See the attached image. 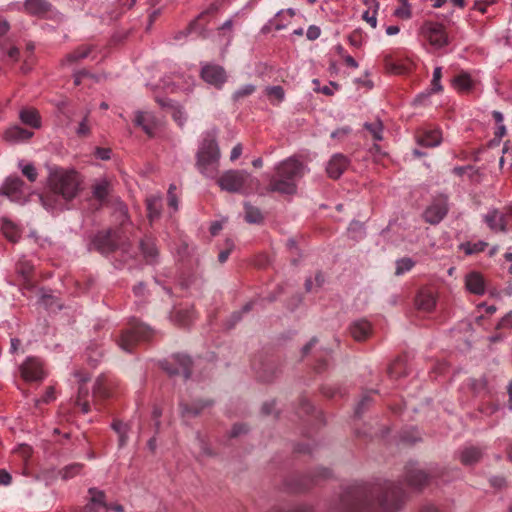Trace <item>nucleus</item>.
Listing matches in <instances>:
<instances>
[{
	"mask_svg": "<svg viewBox=\"0 0 512 512\" xmlns=\"http://www.w3.org/2000/svg\"><path fill=\"white\" fill-rule=\"evenodd\" d=\"M406 493L394 482L356 485L349 487L341 497V512H375V500L384 512H396L405 503Z\"/></svg>",
	"mask_w": 512,
	"mask_h": 512,
	"instance_id": "f257e3e1",
	"label": "nucleus"
},
{
	"mask_svg": "<svg viewBox=\"0 0 512 512\" xmlns=\"http://www.w3.org/2000/svg\"><path fill=\"white\" fill-rule=\"evenodd\" d=\"M80 180L77 172L63 168H51L48 176L50 192L41 197L45 207L57 209L63 207V203H57L60 197L64 202L74 199L79 192Z\"/></svg>",
	"mask_w": 512,
	"mask_h": 512,
	"instance_id": "f03ea898",
	"label": "nucleus"
},
{
	"mask_svg": "<svg viewBox=\"0 0 512 512\" xmlns=\"http://www.w3.org/2000/svg\"><path fill=\"white\" fill-rule=\"evenodd\" d=\"M220 150L214 133L208 132L196 154V167L199 172L208 178L218 175Z\"/></svg>",
	"mask_w": 512,
	"mask_h": 512,
	"instance_id": "7ed1b4c3",
	"label": "nucleus"
},
{
	"mask_svg": "<svg viewBox=\"0 0 512 512\" xmlns=\"http://www.w3.org/2000/svg\"><path fill=\"white\" fill-rule=\"evenodd\" d=\"M130 324L131 327L124 330L117 340L119 347L126 352H132L138 342L148 341L154 335L152 328L136 319H133Z\"/></svg>",
	"mask_w": 512,
	"mask_h": 512,
	"instance_id": "20e7f679",
	"label": "nucleus"
},
{
	"mask_svg": "<svg viewBox=\"0 0 512 512\" xmlns=\"http://www.w3.org/2000/svg\"><path fill=\"white\" fill-rule=\"evenodd\" d=\"M252 181L251 175L245 170H229L223 173L218 179L217 184L222 190L237 193L242 192Z\"/></svg>",
	"mask_w": 512,
	"mask_h": 512,
	"instance_id": "39448f33",
	"label": "nucleus"
},
{
	"mask_svg": "<svg viewBox=\"0 0 512 512\" xmlns=\"http://www.w3.org/2000/svg\"><path fill=\"white\" fill-rule=\"evenodd\" d=\"M404 476L408 486L414 490L421 491L436 476V471L430 469L429 472H426L420 469L417 463L409 462L405 466Z\"/></svg>",
	"mask_w": 512,
	"mask_h": 512,
	"instance_id": "423d86ee",
	"label": "nucleus"
},
{
	"mask_svg": "<svg viewBox=\"0 0 512 512\" xmlns=\"http://www.w3.org/2000/svg\"><path fill=\"white\" fill-rule=\"evenodd\" d=\"M420 33L430 45L440 49L449 44L448 35L442 24L433 21H425L420 27Z\"/></svg>",
	"mask_w": 512,
	"mask_h": 512,
	"instance_id": "0eeeda50",
	"label": "nucleus"
},
{
	"mask_svg": "<svg viewBox=\"0 0 512 512\" xmlns=\"http://www.w3.org/2000/svg\"><path fill=\"white\" fill-rule=\"evenodd\" d=\"M192 359L188 355L175 354L171 360H164L161 362V367L169 375H183L184 379L187 380L192 374Z\"/></svg>",
	"mask_w": 512,
	"mask_h": 512,
	"instance_id": "6e6552de",
	"label": "nucleus"
},
{
	"mask_svg": "<svg viewBox=\"0 0 512 512\" xmlns=\"http://www.w3.org/2000/svg\"><path fill=\"white\" fill-rule=\"evenodd\" d=\"M119 234L115 230H106L98 232L93 240L92 247L101 254H110L119 247Z\"/></svg>",
	"mask_w": 512,
	"mask_h": 512,
	"instance_id": "1a4fd4ad",
	"label": "nucleus"
},
{
	"mask_svg": "<svg viewBox=\"0 0 512 512\" xmlns=\"http://www.w3.org/2000/svg\"><path fill=\"white\" fill-rule=\"evenodd\" d=\"M449 212L447 197H439L431 202L424 210L422 217L425 222L431 225L439 224Z\"/></svg>",
	"mask_w": 512,
	"mask_h": 512,
	"instance_id": "9d476101",
	"label": "nucleus"
},
{
	"mask_svg": "<svg viewBox=\"0 0 512 512\" xmlns=\"http://www.w3.org/2000/svg\"><path fill=\"white\" fill-rule=\"evenodd\" d=\"M200 76L206 83L216 88H221L227 81L225 69L217 64H203Z\"/></svg>",
	"mask_w": 512,
	"mask_h": 512,
	"instance_id": "9b49d317",
	"label": "nucleus"
},
{
	"mask_svg": "<svg viewBox=\"0 0 512 512\" xmlns=\"http://www.w3.org/2000/svg\"><path fill=\"white\" fill-rule=\"evenodd\" d=\"M20 374L27 382L42 381L45 376L42 362L36 357H28L22 363Z\"/></svg>",
	"mask_w": 512,
	"mask_h": 512,
	"instance_id": "f8f14e48",
	"label": "nucleus"
},
{
	"mask_svg": "<svg viewBox=\"0 0 512 512\" xmlns=\"http://www.w3.org/2000/svg\"><path fill=\"white\" fill-rule=\"evenodd\" d=\"M276 171H278L282 177H286L296 183L304 174V166L297 159L288 158L276 167Z\"/></svg>",
	"mask_w": 512,
	"mask_h": 512,
	"instance_id": "ddd939ff",
	"label": "nucleus"
},
{
	"mask_svg": "<svg viewBox=\"0 0 512 512\" xmlns=\"http://www.w3.org/2000/svg\"><path fill=\"white\" fill-rule=\"evenodd\" d=\"M269 192H277L285 195H293L297 191V184L293 180H289L286 177L276 171V174L269 180L267 187Z\"/></svg>",
	"mask_w": 512,
	"mask_h": 512,
	"instance_id": "4468645a",
	"label": "nucleus"
},
{
	"mask_svg": "<svg viewBox=\"0 0 512 512\" xmlns=\"http://www.w3.org/2000/svg\"><path fill=\"white\" fill-rule=\"evenodd\" d=\"M134 125L140 127L149 137H152L159 126V120L152 112L136 111Z\"/></svg>",
	"mask_w": 512,
	"mask_h": 512,
	"instance_id": "2eb2a0df",
	"label": "nucleus"
},
{
	"mask_svg": "<svg viewBox=\"0 0 512 512\" xmlns=\"http://www.w3.org/2000/svg\"><path fill=\"white\" fill-rule=\"evenodd\" d=\"M24 182L18 176L7 177L0 187V195L6 196L11 200H18L23 195Z\"/></svg>",
	"mask_w": 512,
	"mask_h": 512,
	"instance_id": "dca6fc26",
	"label": "nucleus"
},
{
	"mask_svg": "<svg viewBox=\"0 0 512 512\" xmlns=\"http://www.w3.org/2000/svg\"><path fill=\"white\" fill-rule=\"evenodd\" d=\"M350 165L347 156L341 153L334 154L326 166V172L332 179H339Z\"/></svg>",
	"mask_w": 512,
	"mask_h": 512,
	"instance_id": "f3484780",
	"label": "nucleus"
},
{
	"mask_svg": "<svg viewBox=\"0 0 512 512\" xmlns=\"http://www.w3.org/2000/svg\"><path fill=\"white\" fill-rule=\"evenodd\" d=\"M112 387L113 384L106 375L101 374L96 378L93 385V399L95 405H97L99 401H104L112 396Z\"/></svg>",
	"mask_w": 512,
	"mask_h": 512,
	"instance_id": "a211bd4d",
	"label": "nucleus"
},
{
	"mask_svg": "<svg viewBox=\"0 0 512 512\" xmlns=\"http://www.w3.org/2000/svg\"><path fill=\"white\" fill-rule=\"evenodd\" d=\"M52 9V5L47 0H25L23 10L30 16L42 18Z\"/></svg>",
	"mask_w": 512,
	"mask_h": 512,
	"instance_id": "6ab92c4d",
	"label": "nucleus"
},
{
	"mask_svg": "<svg viewBox=\"0 0 512 512\" xmlns=\"http://www.w3.org/2000/svg\"><path fill=\"white\" fill-rule=\"evenodd\" d=\"M213 404L210 400H197L194 401L192 404L180 402L179 408H180V415L183 419L196 417L200 415V413L206 408Z\"/></svg>",
	"mask_w": 512,
	"mask_h": 512,
	"instance_id": "aec40b11",
	"label": "nucleus"
},
{
	"mask_svg": "<svg viewBox=\"0 0 512 512\" xmlns=\"http://www.w3.org/2000/svg\"><path fill=\"white\" fill-rule=\"evenodd\" d=\"M33 135L34 133L32 131L18 125H14L5 130L3 138L8 143L16 144L28 141Z\"/></svg>",
	"mask_w": 512,
	"mask_h": 512,
	"instance_id": "412c9836",
	"label": "nucleus"
},
{
	"mask_svg": "<svg viewBox=\"0 0 512 512\" xmlns=\"http://www.w3.org/2000/svg\"><path fill=\"white\" fill-rule=\"evenodd\" d=\"M218 9H219V5L217 3L210 4V6L207 9L202 11L194 20H192L188 24L187 28L182 33L186 36L189 33L194 32V31H203L205 25L201 24L200 21L207 22V17L215 14L218 11Z\"/></svg>",
	"mask_w": 512,
	"mask_h": 512,
	"instance_id": "4be33fe9",
	"label": "nucleus"
},
{
	"mask_svg": "<svg viewBox=\"0 0 512 512\" xmlns=\"http://www.w3.org/2000/svg\"><path fill=\"white\" fill-rule=\"evenodd\" d=\"M139 248L141 253L148 264H153L157 261L159 251L155 243V239L151 236H145L140 240Z\"/></svg>",
	"mask_w": 512,
	"mask_h": 512,
	"instance_id": "5701e85b",
	"label": "nucleus"
},
{
	"mask_svg": "<svg viewBox=\"0 0 512 512\" xmlns=\"http://www.w3.org/2000/svg\"><path fill=\"white\" fill-rule=\"evenodd\" d=\"M415 304L419 310L431 312L436 305V297L432 290L421 289L415 299Z\"/></svg>",
	"mask_w": 512,
	"mask_h": 512,
	"instance_id": "b1692460",
	"label": "nucleus"
},
{
	"mask_svg": "<svg viewBox=\"0 0 512 512\" xmlns=\"http://www.w3.org/2000/svg\"><path fill=\"white\" fill-rule=\"evenodd\" d=\"M465 285L469 292L476 295L485 293V281L483 276L478 272H471L465 278Z\"/></svg>",
	"mask_w": 512,
	"mask_h": 512,
	"instance_id": "393cba45",
	"label": "nucleus"
},
{
	"mask_svg": "<svg viewBox=\"0 0 512 512\" xmlns=\"http://www.w3.org/2000/svg\"><path fill=\"white\" fill-rule=\"evenodd\" d=\"M484 221L493 232H505V222L500 210L493 208L484 215Z\"/></svg>",
	"mask_w": 512,
	"mask_h": 512,
	"instance_id": "a878e982",
	"label": "nucleus"
},
{
	"mask_svg": "<svg viewBox=\"0 0 512 512\" xmlns=\"http://www.w3.org/2000/svg\"><path fill=\"white\" fill-rule=\"evenodd\" d=\"M350 334L356 341L367 339L371 333V325L367 320H358L350 325Z\"/></svg>",
	"mask_w": 512,
	"mask_h": 512,
	"instance_id": "bb28decb",
	"label": "nucleus"
},
{
	"mask_svg": "<svg viewBox=\"0 0 512 512\" xmlns=\"http://www.w3.org/2000/svg\"><path fill=\"white\" fill-rule=\"evenodd\" d=\"M21 122L34 129L41 127V117L39 112L34 108H23L19 112Z\"/></svg>",
	"mask_w": 512,
	"mask_h": 512,
	"instance_id": "cd10ccee",
	"label": "nucleus"
},
{
	"mask_svg": "<svg viewBox=\"0 0 512 512\" xmlns=\"http://www.w3.org/2000/svg\"><path fill=\"white\" fill-rule=\"evenodd\" d=\"M39 304L42 305L45 309L50 311H57L61 310L63 305L60 302L59 298L55 295L49 293L44 288L40 289V296H39Z\"/></svg>",
	"mask_w": 512,
	"mask_h": 512,
	"instance_id": "c85d7f7f",
	"label": "nucleus"
},
{
	"mask_svg": "<svg viewBox=\"0 0 512 512\" xmlns=\"http://www.w3.org/2000/svg\"><path fill=\"white\" fill-rule=\"evenodd\" d=\"M94 46L89 44H84L77 47L74 51L67 54L63 60V64H73L82 59H85L89 56V54L93 51Z\"/></svg>",
	"mask_w": 512,
	"mask_h": 512,
	"instance_id": "c756f323",
	"label": "nucleus"
},
{
	"mask_svg": "<svg viewBox=\"0 0 512 512\" xmlns=\"http://www.w3.org/2000/svg\"><path fill=\"white\" fill-rule=\"evenodd\" d=\"M442 141L441 132L439 130H428L417 138V143L424 147H436Z\"/></svg>",
	"mask_w": 512,
	"mask_h": 512,
	"instance_id": "7c9ffc66",
	"label": "nucleus"
},
{
	"mask_svg": "<svg viewBox=\"0 0 512 512\" xmlns=\"http://www.w3.org/2000/svg\"><path fill=\"white\" fill-rule=\"evenodd\" d=\"M482 458V451L477 447H467L460 452V461L464 465H473Z\"/></svg>",
	"mask_w": 512,
	"mask_h": 512,
	"instance_id": "2f4dec72",
	"label": "nucleus"
},
{
	"mask_svg": "<svg viewBox=\"0 0 512 512\" xmlns=\"http://www.w3.org/2000/svg\"><path fill=\"white\" fill-rule=\"evenodd\" d=\"M244 211H245L244 219L247 223L261 224L264 221V216H263L261 210L258 207L253 206L251 203H249V202L244 203Z\"/></svg>",
	"mask_w": 512,
	"mask_h": 512,
	"instance_id": "473e14b6",
	"label": "nucleus"
},
{
	"mask_svg": "<svg viewBox=\"0 0 512 512\" xmlns=\"http://www.w3.org/2000/svg\"><path fill=\"white\" fill-rule=\"evenodd\" d=\"M88 398L89 389L86 384L79 385L75 405L79 406L84 414H87L91 410Z\"/></svg>",
	"mask_w": 512,
	"mask_h": 512,
	"instance_id": "72a5a7b5",
	"label": "nucleus"
},
{
	"mask_svg": "<svg viewBox=\"0 0 512 512\" xmlns=\"http://www.w3.org/2000/svg\"><path fill=\"white\" fill-rule=\"evenodd\" d=\"M1 230L5 238L12 243H16L20 239V230L10 220H3Z\"/></svg>",
	"mask_w": 512,
	"mask_h": 512,
	"instance_id": "f704fd0d",
	"label": "nucleus"
},
{
	"mask_svg": "<svg viewBox=\"0 0 512 512\" xmlns=\"http://www.w3.org/2000/svg\"><path fill=\"white\" fill-rule=\"evenodd\" d=\"M110 193V183L107 180H101L92 186L93 197L100 203H103Z\"/></svg>",
	"mask_w": 512,
	"mask_h": 512,
	"instance_id": "c9c22d12",
	"label": "nucleus"
},
{
	"mask_svg": "<svg viewBox=\"0 0 512 512\" xmlns=\"http://www.w3.org/2000/svg\"><path fill=\"white\" fill-rule=\"evenodd\" d=\"M111 427L119 436V447L125 446L128 441V432L130 430L129 424L124 423L120 420H114L111 424Z\"/></svg>",
	"mask_w": 512,
	"mask_h": 512,
	"instance_id": "e433bc0d",
	"label": "nucleus"
},
{
	"mask_svg": "<svg viewBox=\"0 0 512 512\" xmlns=\"http://www.w3.org/2000/svg\"><path fill=\"white\" fill-rule=\"evenodd\" d=\"M488 247V243L482 240L477 242H464L459 245V249L466 255H473L483 252Z\"/></svg>",
	"mask_w": 512,
	"mask_h": 512,
	"instance_id": "4c0bfd02",
	"label": "nucleus"
},
{
	"mask_svg": "<svg viewBox=\"0 0 512 512\" xmlns=\"http://www.w3.org/2000/svg\"><path fill=\"white\" fill-rule=\"evenodd\" d=\"M452 85L459 91H469L473 87V81L468 73H461L453 78Z\"/></svg>",
	"mask_w": 512,
	"mask_h": 512,
	"instance_id": "58836bf2",
	"label": "nucleus"
},
{
	"mask_svg": "<svg viewBox=\"0 0 512 512\" xmlns=\"http://www.w3.org/2000/svg\"><path fill=\"white\" fill-rule=\"evenodd\" d=\"M171 319L180 326H188L193 319V311L190 310H174L171 313Z\"/></svg>",
	"mask_w": 512,
	"mask_h": 512,
	"instance_id": "ea45409f",
	"label": "nucleus"
},
{
	"mask_svg": "<svg viewBox=\"0 0 512 512\" xmlns=\"http://www.w3.org/2000/svg\"><path fill=\"white\" fill-rule=\"evenodd\" d=\"M102 356L103 351L97 344H91L86 350V360L92 367L100 362Z\"/></svg>",
	"mask_w": 512,
	"mask_h": 512,
	"instance_id": "a19ab883",
	"label": "nucleus"
},
{
	"mask_svg": "<svg viewBox=\"0 0 512 512\" xmlns=\"http://www.w3.org/2000/svg\"><path fill=\"white\" fill-rule=\"evenodd\" d=\"M364 128L371 134L373 140L381 141L383 140V124L380 120H376L374 122L364 124Z\"/></svg>",
	"mask_w": 512,
	"mask_h": 512,
	"instance_id": "79ce46f5",
	"label": "nucleus"
},
{
	"mask_svg": "<svg viewBox=\"0 0 512 512\" xmlns=\"http://www.w3.org/2000/svg\"><path fill=\"white\" fill-rule=\"evenodd\" d=\"M147 211L148 217L151 221L159 218L161 213V199L157 197L147 199Z\"/></svg>",
	"mask_w": 512,
	"mask_h": 512,
	"instance_id": "37998d69",
	"label": "nucleus"
},
{
	"mask_svg": "<svg viewBox=\"0 0 512 512\" xmlns=\"http://www.w3.org/2000/svg\"><path fill=\"white\" fill-rule=\"evenodd\" d=\"M88 494L90 496L89 501L100 508H105L107 506L106 502V494L104 491L99 490L97 488H90L88 490Z\"/></svg>",
	"mask_w": 512,
	"mask_h": 512,
	"instance_id": "c03bdc74",
	"label": "nucleus"
},
{
	"mask_svg": "<svg viewBox=\"0 0 512 512\" xmlns=\"http://www.w3.org/2000/svg\"><path fill=\"white\" fill-rule=\"evenodd\" d=\"M83 464L81 463H73L70 465L65 466L60 471V475L64 480L71 479L75 477L76 475L80 474L83 469Z\"/></svg>",
	"mask_w": 512,
	"mask_h": 512,
	"instance_id": "a18cd8bd",
	"label": "nucleus"
},
{
	"mask_svg": "<svg viewBox=\"0 0 512 512\" xmlns=\"http://www.w3.org/2000/svg\"><path fill=\"white\" fill-rule=\"evenodd\" d=\"M415 266V262L410 257H403L396 261L395 275L400 276L410 271Z\"/></svg>",
	"mask_w": 512,
	"mask_h": 512,
	"instance_id": "49530a36",
	"label": "nucleus"
},
{
	"mask_svg": "<svg viewBox=\"0 0 512 512\" xmlns=\"http://www.w3.org/2000/svg\"><path fill=\"white\" fill-rule=\"evenodd\" d=\"M256 91V86L253 85V84H246L242 87H240L239 89H237L233 94H232V99L233 101L235 102H238L250 95H252L254 92Z\"/></svg>",
	"mask_w": 512,
	"mask_h": 512,
	"instance_id": "de8ad7c7",
	"label": "nucleus"
},
{
	"mask_svg": "<svg viewBox=\"0 0 512 512\" xmlns=\"http://www.w3.org/2000/svg\"><path fill=\"white\" fill-rule=\"evenodd\" d=\"M34 266L30 261L20 260L16 265V271L23 277L24 280H28L33 272Z\"/></svg>",
	"mask_w": 512,
	"mask_h": 512,
	"instance_id": "09e8293b",
	"label": "nucleus"
},
{
	"mask_svg": "<svg viewBox=\"0 0 512 512\" xmlns=\"http://www.w3.org/2000/svg\"><path fill=\"white\" fill-rule=\"evenodd\" d=\"M372 399L368 393L363 394L361 400L357 403L355 407V415L357 417H361V415L365 412V410L370 406Z\"/></svg>",
	"mask_w": 512,
	"mask_h": 512,
	"instance_id": "8fccbe9b",
	"label": "nucleus"
},
{
	"mask_svg": "<svg viewBox=\"0 0 512 512\" xmlns=\"http://www.w3.org/2000/svg\"><path fill=\"white\" fill-rule=\"evenodd\" d=\"M442 77V69L441 67H436L433 71V78L431 81V93H436L442 91V85L440 83Z\"/></svg>",
	"mask_w": 512,
	"mask_h": 512,
	"instance_id": "3c124183",
	"label": "nucleus"
},
{
	"mask_svg": "<svg viewBox=\"0 0 512 512\" xmlns=\"http://www.w3.org/2000/svg\"><path fill=\"white\" fill-rule=\"evenodd\" d=\"M265 91L267 96L274 97L278 102L284 100L285 92L281 86H268Z\"/></svg>",
	"mask_w": 512,
	"mask_h": 512,
	"instance_id": "603ef678",
	"label": "nucleus"
},
{
	"mask_svg": "<svg viewBox=\"0 0 512 512\" xmlns=\"http://www.w3.org/2000/svg\"><path fill=\"white\" fill-rule=\"evenodd\" d=\"M401 3L402 5L395 10L394 15L401 19H409L412 15L411 5L407 1Z\"/></svg>",
	"mask_w": 512,
	"mask_h": 512,
	"instance_id": "864d4df0",
	"label": "nucleus"
},
{
	"mask_svg": "<svg viewBox=\"0 0 512 512\" xmlns=\"http://www.w3.org/2000/svg\"><path fill=\"white\" fill-rule=\"evenodd\" d=\"M172 118L180 127H183L186 122V115L180 106L173 107Z\"/></svg>",
	"mask_w": 512,
	"mask_h": 512,
	"instance_id": "5fc2aeb1",
	"label": "nucleus"
},
{
	"mask_svg": "<svg viewBox=\"0 0 512 512\" xmlns=\"http://www.w3.org/2000/svg\"><path fill=\"white\" fill-rule=\"evenodd\" d=\"M22 174L27 177L30 182H35L38 172L33 164H26L22 167Z\"/></svg>",
	"mask_w": 512,
	"mask_h": 512,
	"instance_id": "6e6d98bb",
	"label": "nucleus"
},
{
	"mask_svg": "<svg viewBox=\"0 0 512 512\" xmlns=\"http://www.w3.org/2000/svg\"><path fill=\"white\" fill-rule=\"evenodd\" d=\"M348 41L349 43L356 47V48H359L362 46L363 42H364V37H363V34L361 31L359 30H355L353 31L349 36H348Z\"/></svg>",
	"mask_w": 512,
	"mask_h": 512,
	"instance_id": "4d7b16f0",
	"label": "nucleus"
},
{
	"mask_svg": "<svg viewBox=\"0 0 512 512\" xmlns=\"http://www.w3.org/2000/svg\"><path fill=\"white\" fill-rule=\"evenodd\" d=\"M375 7L378 8L379 3L376 2ZM376 13H377V9H375L372 13H370L369 10H366L362 15L363 20H365L367 23H369L372 28H376V26H377Z\"/></svg>",
	"mask_w": 512,
	"mask_h": 512,
	"instance_id": "13d9d810",
	"label": "nucleus"
},
{
	"mask_svg": "<svg viewBox=\"0 0 512 512\" xmlns=\"http://www.w3.org/2000/svg\"><path fill=\"white\" fill-rule=\"evenodd\" d=\"M500 215L503 216L505 222V232H507L509 228H512V206L505 207L502 211H500Z\"/></svg>",
	"mask_w": 512,
	"mask_h": 512,
	"instance_id": "bf43d9fd",
	"label": "nucleus"
},
{
	"mask_svg": "<svg viewBox=\"0 0 512 512\" xmlns=\"http://www.w3.org/2000/svg\"><path fill=\"white\" fill-rule=\"evenodd\" d=\"M234 247V243L230 240L227 241V247L226 249L222 250L219 255H218V261L220 263H224L226 262V260L228 259L232 249Z\"/></svg>",
	"mask_w": 512,
	"mask_h": 512,
	"instance_id": "052dcab7",
	"label": "nucleus"
},
{
	"mask_svg": "<svg viewBox=\"0 0 512 512\" xmlns=\"http://www.w3.org/2000/svg\"><path fill=\"white\" fill-rule=\"evenodd\" d=\"M496 328H512V311L508 312L504 317L501 318Z\"/></svg>",
	"mask_w": 512,
	"mask_h": 512,
	"instance_id": "680f3d73",
	"label": "nucleus"
},
{
	"mask_svg": "<svg viewBox=\"0 0 512 512\" xmlns=\"http://www.w3.org/2000/svg\"><path fill=\"white\" fill-rule=\"evenodd\" d=\"M320 34H321L320 28L316 25H311L307 29L306 37L308 40L314 41L317 38H319Z\"/></svg>",
	"mask_w": 512,
	"mask_h": 512,
	"instance_id": "e2e57ef3",
	"label": "nucleus"
},
{
	"mask_svg": "<svg viewBox=\"0 0 512 512\" xmlns=\"http://www.w3.org/2000/svg\"><path fill=\"white\" fill-rule=\"evenodd\" d=\"M74 377L77 379L79 385L81 384H87V382L90 381L91 376L88 372H85L83 370H76L74 372Z\"/></svg>",
	"mask_w": 512,
	"mask_h": 512,
	"instance_id": "0e129e2a",
	"label": "nucleus"
},
{
	"mask_svg": "<svg viewBox=\"0 0 512 512\" xmlns=\"http://www.w3.org/2000/svg\"><path fill=\"white\" fill-rule=\"evenodd\" d=\"M111 153L112 151L109 148L97 147L95 149L96 157L101 160H109L111 158Z\"/></svg>",
	"mask_w": 512,
	"mask_h": 512,
	"instance_id": "69168bd1",
	"label": "nucleus"
},
{
	"mask_svg": "<svg viewBox=\"0 0 512 512\" xmlns=\"http://www.w3.org/2000/svg\"><path fill=\"white\" fill-rule=\"evenodd\" d=\"M402 366L401 360H396L388 367V374L391 378H397L400 374L397 372L399 368Z\"/></svg>",
	"mask_w": 512,
	"mask_h": 512,
	"instance_id": "338daca9",
	"label": "nucleus"
},
{
	"mask_svg": "<svg viewBox=\"0 0 512 512\" xmlns=\"http://www.w3.org/2000/svg\"><path fill=\"white\" fill-rule=\"evenodd\" d=\"M76 132L81 137L87 136L90 133V128L87 124V116H85L84 119L80 122Z\"/></svg>",
	"mask_w": 512,
	"mask_h": 512,
	"instance_id": "774afa93",
	"label": "nucleus"
}]
</instances>
